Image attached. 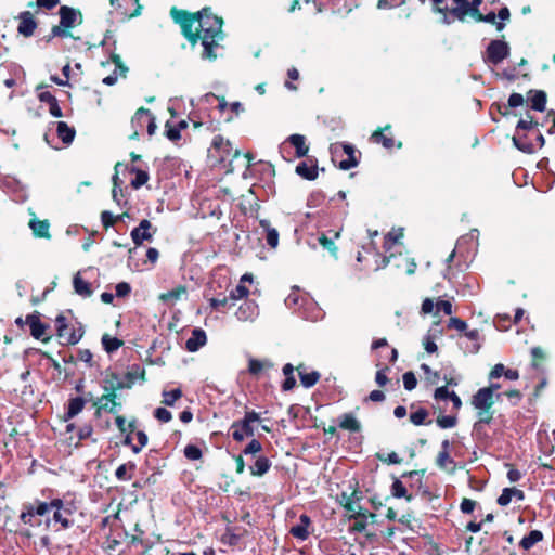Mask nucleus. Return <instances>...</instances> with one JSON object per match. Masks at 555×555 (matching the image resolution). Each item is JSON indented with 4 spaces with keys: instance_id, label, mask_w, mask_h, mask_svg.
Here are the masks:
<instances>
[{
    "instance_id": "nucleus-1",
    "label": "nucleus",
    "mask_w": 555,
    "mask_h": 555,
    "mask_svg": "<svg viewBox=\"0 0 555 555\" xmlns=\"http://www.w3.org/2000/svg\"><path fill=\"white\" fill-rule=\"evenodd\" d=\"M170 14L175 22L181 26L182 34L192 46L201 40L203 47L202 59L215 61L218 57V50L221 48L220 42L224 38L222 18L214 15L207 8L197 14H189L173 8Z\"/></svg>"
},
{
    "instance_id": "nucleus-2",
    "label": "nucleus",
    "mask_w": 555,
    "mask_h": 555,
    "mask_svg": "<svg viewBox=\"0 0 555 555\" xmlns=\"http://www.w3.org/2000/svg\"><path fill=\"white\" fill-rule=\"evenodd\" d=\"M48 506L49 512L53 511L54 522L61 524L64 529L73 525L74 521L72 517L77 509L73 501L55 499L48 503Z\"/></svg>"
},
{
    "instance_id": "nucleus-3",
    "label": "nucleus",
    "mask_w": 555,
    "mask_h": 555,
    "mask_svg": "<svg viewBox=\"0 0 555 555\" xmlns=\"http://www.w3.org/2000/svg\"><path fill=\"white\" fill-rule=\"evenodd\" d=\"M260 421V416L255 411L245 413L243 420L235 421L231 425L232 437L235 441H243L245 437L254 436V424Z\"/></svg>"
},
{
    "instance_id": "nucleus-4",
    "label": "nucleus",
    "mask_w": 555,
    "mask_h": 555,
    "mask_svg": "<svg viewBox=\"0 0 555 555\" xmlns=\"http://www.w3.org/2000/svg\"><path fill=\"white\" fill-rule=\"evenodd\" d=\"M403 229L392 230L385 236L384 248L385 251L389 254V256H385L382 258V263L377 264V268H384L389 262L390 258L395 256V253L402 254L403 245Z\"/></svg>"
},
{
    "instance_id": "nucleus-5",
    "label": "nucleus",
    "mask_w": 555,
    "mask_h": 555,
    "mask_svg": "<svg viewBox=\"0 0 555 555\" xmlns=\"http://www.w3.org/2000/svg\"><path fill=\"white\" fill-rule=\"evenodd\" d=\"M333 160L344 152L347 155L346 159L339 162V168L343 170H349L358 165V160L354 156V149L350 144L334 143L330 147Z\"/></svg>"
},
{
    "instance_id": "nucleus-6",
    "label": "nucleus",
    "mask_w": 555,
    "mask_h": 555,
    "mask_svg": "<svg viewBox=\"0 0 555 555\" xmlns=\"http://www.w3.org/2000/svg\"><path fill=\"white\" fill-rule=\"evenodd\" d=\"M67 321H66V318L62 314L57 315L56 319H55V326H56V332H57V336L64 340L65 344H68V345H75L77 344L82 335H83V331L81 328V326L77 327V330H73L72 333H67Z\"/></svg>"
},
{
    "instance_id": "nucleus-7",
    "label": "nucleus",
    "mask_w": 555,
    "mask_h": 555,
    "mask_svg": "<svg viewBox=\"0 0 555 555\" xmlns=\"http://www.w3.org/2000/svg\"><path fill=\"white\" fill-rule=\"evenodd\" d=\"M508 53L509 47L505 41L493 40L488 46L486 61L496 65L506 59Z\"/></svg>"
},
{
    "instance_id": "nucleus-8",
    "label": "nucleus",
    "mask_w": 555,
    "mask_h": 555,
    "mask_svg": "<svg viewBox=\"0 0 555 555\" xmlns=\"http://www.w3.org/2000/svg\"><path fill=\"white\" fill-rule=\"evenodd\" d=\"M49 513V506L46 502H40L36 506L25 505L21 513V520L29 526H39L40 521L35 520V516H44Z\"/></svg>"
},
{
    "instance_id": "nucleus-9",
    "label": "nucleus",
    "mask_w": 555,
    "mask_h": 555,
    "mask_svg": "<svg viewBox=\"0 0 555 555\" xmlns=\"http://www.w3.org/2000/svg\"><path fill=\"white\" fill-rule=\"evenodd\" d=\"M448 14L449 17L452 18V23L455 20L464 22L467 16L473 17L469 0H451Z\"/></svg>"
},
{
    "instance_id": "nucleus-10",
    "label": "nucleus",
    "mask_w": 555,
    "mask_h": 555,
    "mask_svg": "<svg viewBox=\"0 0 555 555\" xmlns=\"http://www.w3.org/2000/svg\"><path fill=\"white\" fill-rule=\"evenodd\" d=\"M472 404L475 409L485 411L488 413V411L491 409V406L494 404L493 400V389L492 388H481L479 389L476 395L473 397Z\"/></svg>"
},
{
    "instance_id": "nucleus-11",
    "label": "nucleus",
    "mask_w": 555,
    "mask_h": 555,
    "mask_svg": "<svg viewBox=\"0 0 555 555\" xmlns=\"http://www.w3.org/2000/svg\"><path fill=\"white\" fill-rule=\"evenodd\" d=\"M338 502L349 513V518H356L359 516H363L365 518V515L362 513V507L359 504V499L356 498L354 493L348 494L343 492L339 495Z\"/></svg>"
},
{
    "instance_id": "nucleus-12",
    "label": "nucleus",
    "mask_w": 555,
    "mask_h": 555,
    "mask_svg": "<svg viewBox=\"0 0 555 555\" xmlns=\"http://www.w3.org/2000/svg\"><path fill=\"white\" fill-rule=\"evenodd\" d=\"M241 322H254L259 317V307L254 300H245L235 312Z\"/></svg>"
},
{
    "instance_id": "nucleus-13",
    "label": "nucleus",
    "mask_w": 555,
    "mask_h": 555,
    "mask_svg": "<svg viewBox=\"0 0 555 555\" xmlns=\"http://www.w3.org/2000/svg\"><path fill=\"white\" fill-rule=\"evenodd\" d=\"M209 152L212 156H216L221 162H224L231 156L232 146L229 140H225L222 137L217 135L212 140Z\"/></svg>"
},
{
    "instance_id": "nucleus-14",
    "label": "nucleus",
    "mask_w": 555,
    "mask_h": 555,
    "mask_svg": "<svg viewBox=\"0 0 555 555\" xmlns=\"http://www.w3.org/2000/svg\"><path fill=\"white\" fill-rule=\"evenodd\" d=\"M25 323L30 328V334L36 339H41L42 341H49L50 337L46 336V332L48 330V325L42 323L39 319L38 314H29L25 319Z\"/></svg>"
},
{
    "instance_id": "nucleus-15",
    "label": "nucleus",
    "mask_w": 555,
    "mask_h": 555,
    "mask_svg": "<svg viewBox=\"0 0 555 555\" xmlns=\"http://www.w3.org/2000/svg\"><path fill=\"white\" fill-rule=\"evenodd\" d=\"M188 297V288L186 286L184 285H178L176 286L175 288L166 292V293H162L159 296H158V299L164 302L165 305L169 306V307H172L175 306L177 302L183 300V299H186Z\"/></svg>"
},
{
    "instance_id": "nucleus-16",
    "label": "nucleus",
    "mask_w": 555,
    "mask_h": 555,
    "mask_svg": "<svg viewBox=\"0 0 555 555\" xmlns=\"http://www.w3.org/2000/svg\"><path fill=\"white\" fill-rule=\"evenodd\" d=\"M340 236V231H328V232H322L318 235L317 241L318 243L326 249L333 257H337V247L335 245V240H337Z\"/></svg>"
},
{
    "instance_id": "nucleus-17",
    "label": "nucleus",
    "mask_w": 555,
    "mask_h": 555,
    "mask_svg": "<svg viewBox=\"0 0 555 555\" xmlns=\"http://www.w3.org/2000/svg\"><path fill=\"white\" fill-rule=\"evenodd\" d=\"M152 223L144 219L140 222L139 227L131 231V238L135 245H141L144 241H151L153 233L151 232Z\"/></svg>"
},
{
    "instance_id": "nucleus-18",
    "label": "nucleus",
    "mask_w": 555,
    "mask_h": 555,
    "mask_svg": "<svg viewBox=\"0 0 555 555\" xmlns=\"http://www.w3.org/2000/svg\"><path fill=\"white\" fill-rule=\"evenodd\" d=\"M112 63L115 65L114 73L103 78V83L113 86L117 82L119 77H126L128 68L122 64L118 54H112Z\"/></svg>"
},
{
    "instance_id": "nucleus-19",
    "label": "nucleus",
    "mask_w": 555,
    "mask_h": 555,
    "mask_svg": "<svg viewBox=\"0 0 555 555\" xmlns=\"http://www.w3.org/2000/svg\"><path fill=\"white\" fill-rule=\"evenodd\" d=\"M207 343V335L204 330L196 327L192 331L191 336L185 341V348L190 352H195Z\"/></svg>"
},
{
    "instance_id": "nucleus-20",
    "label": "nucleus",
    "mask_w": 555,
    "mask_h": 555,
    "mask_svg": "<svg viewBox=\"0 0 555 555\" xmlns=\"http://www.w3.org/2000/svg\"><path fill=\"white\" fill-rule=\"evenodd\" d=\"M60 23L64 28H72L76 24L81 23V14L68 7H61L60 9Z\"/></svg>"
},
{
    "instance_id": "nucleus-21",
    "label": "nucleus",
    "mask_w": 555,
    "mask_h": 555,
    "mask_svg": "<svg viewBox=\"0 0 555 555\" xmlns=\"http://www.w3.org/2000/svg\"><path fill=\"white\" fill-rule=\"evenodd\" d=\"M259 224L262 229V236L264 237L268 246L271 249H276L279 246V232L275 228H273L269 220L261 219Z\"/></svg>"
},
{
    "instance_id": "nucleus-22",
    "label": "nucleus",
    "mask_w": 555,
    "mask_h": 555,
    "mask_svg": "<svg viewBox=\"0 0 555 555\" xmlns=\"http://www.w3.org/2000/svg\"><path fill=\"white\" fill-rule=\"evenodd\" d=\"M116 398L117 396L114 391L100 397L95 402L98 413H100L101 411L116 413L120 406V403L116 401Z\"/></svg>"
},
{
    "instance_id": "nucleus-23",
    "label": "nucleus",
    "mask_w": 555,
    "mask_h": 555,
    "mask_svg": "<svg viewBox=\"0 0 555 555\" xmlns=\"http://www.w3.org/2000/svg\"><path fill=\"white\" fill-rule=\"evenodd\" d=\"M310 525H311L310 518L307 515L302 514L299 517V522L297 525L293 526L291 528L289 532L296 539L304 541L310 534V531H309Z\"/></svg>"
},
{
    "instance_id": "nucleus-24",
    "label": "nucleus",
    "mask_w": 555,
    "mask_h": 555,
    "mask_svg": "<svg viewBox=\"0 0 555 555\" xmlns=\"http://www.w3.org/2000/svg\"><path fill=\"white\" fill-rule=\"evenodd\" d=\"M36 29V22L30 12L26 11L20 15L18 33L23 36H31Z\"/></svg>"
},
{
    "instance_id": "nucleus-25",
    "label": "nucleus",
    "mask_w": 555,
    "mask_h": 555,
    "mask_svg": "<svg viewBox=\"0 0 555 555\" xmlns=\"http://www.w3.org/2000/svg\"><path fill=\"white\" fill-rule=\"evenodd\" d=\"M73 286L75 293L81 297L87 298L93 294L91 284L82 279L80 271L75 274L73 279Z\"/></svg>"
},
{
    "instance_id": "nucleus-26",
    "label": "nucleus",
    "mask_w": 555,
    "mask_h": 555,
    "mask_svg": "<svg viewBox=\"0 0 555 555\" xmlns=\"http://www.w3.org/2000/svg\"><path fill=\"white\" fill-rule=\"evenodd\" d=\"M524 498L525 494L521 490L517 488H505L503 489L501 495L498 498V504L501 506H507L513 501V499L522 501Z\"/></svg>"
},
{
    "instance_id": "nucleus-27",
    "label": "nucleus",
    "mask_w": 555,
    "mask_h": 555,
    "mask_svg": "<svg viewBox=\"0 0 555 555\" xmlns=\"http://www.w3.org/2000/svg\"><path fill=\"white\" fill-rule=\"evenodd\" d=\"M513 143L515 147L524 153L531 154L535 152V145L532 141L528 140L526 132H515L513 135Z\"/></svg>"
},
{
    "instance_id": "nucleus-28",
    "label": "nucleus",
    "mask_w": 555,
    "mask_h": 555,
    "mask_svg": "<svg viewBox=\"0 0 555 555\" xmlns=\"http://www.w3.org/2000/svg\"><path fill=\"white\" fill-rule=\"evenodd\" d=\"M285 143H289L296 150V157L300 158L308 154L309 146L306 144V138L301 134L289 135Z\"/></svg>"
},
{
    "instance_id": "nucleus-29",
    "label": "nucleus",
    "mask_w": 555,
    "mask_h": 555,
    "mask_svg": "<svg viewBox=\"0 0 555 555\" xmlns=\"http://www.w3.org/2000/svg\"><path fill=\"white\" fill-rule=\"evenodd\" d=\"M29 228L31 229L36 237L50 238V223L48 220H38L36 218H33L29 221Z\"/></svg>"
},
{
    "instance_id": "nucleus-30",
    "label": "nucleus",
    "mask_w": 555,
    "mask_h": 555,
    "mask_svg": "<svg viewBox=\"0 0 555 555\" xmlns=\"http://www.w3.org/2000/svg\"><path fill=\"white\" fill-rule=\"evenodd\" d=\"M300 383L304 387L310 388L314 386L320 379V374L317 371L307 372L306 367L300 364L297 366Z\"/></svg>"
},
{
    "instance_id": "nucleus-31",
    "label": "nucleus",
    "mask_w": 555,
    "mask_h": 555,
    "mask_svg": "<svg viewBox=\"0 0 555 555\" xmlns=\"http://www.w3.org/2000/svg\"><path fill=\"white\" fill-rule=\"evenodd\" d=\"M296 173L304 179L314 180L318 177V167L312 162H301L296 167Z\"/></svg>"
},
{
    "instance_id": "nucleus-32",
    "label": "nucleus",
    "mask_w": 555,
    "mask_h": 555,
    "mask_svg": "<svg viewBox=\"0 0 555 555\" xmlns=\"http://www.w3.org/2000/svg\"><path fill=\"white\" fill-rule=\"evenodd\" d=\"M149 109H145L143 107L139 108L134 116L131 119V127L133 129L132 134L130 135L131 139H137L140 134V132L143 130L144 127H146V122L143 121V115H147Z\"/></svg>"
},
{
    "instance_id": "nucleus-33",
    "label": "nucleus",
    "mask_w": 555,
    "mask_h": 555,
    "mask_svg": "<svg viewBox=\"0 0 555 555\" xmlns=\"http://www.w3.org/2000/svg\"><path fill=\"white\" fill-rule=\"evenodd\" d=\"M449 449H450V441L443 440L441 443V451L439 452L438 457H437V465L440 468L447 469V468H449V466H451L453 464V460L450 456Z\"/></svg>"
},
{
    "instance_id": "nucleus-34",
    "label": "nucleus",
    "mask_w": 555,
    "mask_h": 555,
    "mask_svg": "<svg viewBox=\"0 0 555 555\" xmlns=\"http://www.w3.org/2000/svg\"><path fill=\"white\" fill-rule=\"evenodd\" d=\"M85 404H86L85 399H82L80 397L72 398L68 401L67 411L65 414V421H68L70 418L75 417L76 415H78L83 410Z\"/></svg>"
},
{
    "instance_id": "nucleus-35",
    "label": "nucleus",
    "mask_w": 555,
    "mask_h": 555,
    "mask_svg": "<svg viewBox=\"0 0 555 555\" xmlns=\"http://www.w3.org/2000/svg\"><path fill=\"white\" fill-rule=\"evenodd\" d=\"M338 426L345 430L357 433L361 425L352 414H343L338 418Z\"/></svg>"
},
{
    "instance_id": "nucleus-36",
    "label": "nucleus",
    "mask_w": 555,
    "mask_h": 555,
    "mask_svg": "<svg viewBox=\"0 0 555 555\" xmlns=\"http://www.w3.org/2000/svg\"><path fill=\"white\" fill-rule=\"evenodd\" d=\"M59 138L65 143L69 144L73 142L75 138V129L69 127L64 121H59L56 127Z\"/></svg>"
},
{
    "instance_id": "nucleus-37",
    "label": "nucleus",
    "mask_w": 555,
    "mask_h": 555,
    "mask_svg": "<svg viewBox=\"0 0 555 555\" xmlns=\"http://www.w3.org/2000/svg\"><path fill=\"white\" fill-rule=\"evenodd\" d=\"M270 467L271 462L264 456H259L255 461L254 465L250 466V473L253 476H262L270 469Z\"/></svg>"
},
{
    "instance_id": "nucleus-38",
    "label": "nucleus",
    "mask_w": 555,
    "mask_h": 555,
    "mask_svg": "<svg viewBox=\"0 0 555 555\" xmlns=\"http://www.w3.org/2000/svg\"><path fill=\"white\" fill-rule=\"evenodd\" d=\"M272 367V363L269 360H257L250 359L248 362V371L253 375H258L261 372Z\"/></svg>"
},
{
    "instance_id": "nucleus-39",
    "label": "nucleus",
    "mask_w": 555,
    "mask_h": 555,
    "mask_svg": "<svg viewBox=\"0 0 555 555\" xmlns=\"http://www.w3.org/2000/svg\"><path fill=\"white\" fill-rule=\"evenodd\" d=\"M134 468L135 465L131 462L121 464L120 466L117 467L115 476L118 480L128 481L132 478V473Z\"/></svg>"
},
{
    "instance_id": "nucleus-40",
    "label": "nucleus",
    "mask_w": 555,
    "mask_h": 555,
    "mask_svg": "<svg viewBox=\"0 0 555 555\" xmlns=\"http://www.w3.org/2000/svg\"><path fill=\"white\" fill-rule=\"evenodd\" d=\"M529 102H530L531 108L542 112L545 109L546 95L542 91H537L529 98Z\"/></svg>"
},
{
    "instance_id": "nucleus-41",
    "label": "nucleus",
    "mask_w": 555,
    "mask_h": 555,
    "mask_svg": "<svg viewBox=\"0 0 555 555\" xmlns=\"http://www.w3.org/2000/svg\"><path fill=\"white\" fill-rule=\"evenodd\" d=\"M434 10L440 14H442V23L444 24H451L452 18L449 17L448 11L449 5L447 3V0H431Z\"/></svg>"
},
{
    "instance_id": "nucleus-42",
    "label": "nucleus",
    "mask_w": 555,
    "mask_h": 555,
    "mask_svg": "<svg viewBox=\"0 0 555 555\" xmlns=\"http://www.w3.org/2000/svg\"><path fill=\"white\" fill-rule=\"evenodd\" d=\"M543 535L540 531L533 530L528 535L524 537L520 541V545L525 550L531 548L534 544L542 540Z\"/></svg>"
},
{
    "instance_id": "nucleus-43",
    "label": "nucleus",
    "mask_w": 555,
    "mask_h": 555,
    "mask_svg": "<svg viewBox=\"0 0 555 555\" xmlns=\"http://www.w3.org/2000/svg\"><path fill=\"white\" fill-rule=\"evenodd\" d=\"M162 402L167 406H172L177 400L182 397V391L180 388H176L172 390H164Z\"/></svg>"
},
{
    "instance_id": "nucleus-44",
    "label": "nucleus",
    "mask_w": 555,
    "mask_h": 555,
    "mask_svg": "<svg viewBox=\"0 0 555 555\" xmlns=\"http://www.w3.org/2000/svg\"><path fill=\"white\" fill-rule=\"evenodd\" d=\"M371 139L378 144H382L385 149H392L395 146V140L386 135L383 131H375Z\"/></svg>"
},
{
    "instance_id": "nucleus-45",
    "label": "nucleus",
    "mask_w": 555,
    "mask_h": 555,
    "mask_svg": "<svg viewBox=\"0 0 555 555\" xmlns=\"http://www.w3.org/2000/svg\"><path fill=\"white\" fill-rule=\"evenodd\" d=\"M249 294V289L243 283H238L229 294V298L233 301L241 300L247 297Z\"/></svg>"
},
{
    "instance_id": "nucleus-46",
    "label": "nucleus",
    "mask_w": 555,
    "mask_h": 555,
    "mask_svg": "<svg viewBox=\"0 0 555 555\" xmlns=\"http://www.w3.org/2000/svg\"><path fill=\"white\" fill-rule=\"evenodd\" d=\"M474 20L478 22H486L494 24L498 30H502L505 26L504 23L496 21V15L493 12H490L486 15H482L480 12L477 14V16H473Z\"/></svg>"
},
{
    "instance_id": "nucleus-47",
    "label": "nucleus",
    "mask_w": 555,
    "mask_h": 555,
    "mask_svg": "<svg viewBox=\"0 0 555 555\" xmlns=\"http://www.w3.org/2000/svg\"><path fill=\"white\" fill-rule=\"evenodd\" d=\"M102 344L107 352H114L122 345V341L116 337L103 335Z\"/></svg>"
},
{
    "instance_id": "nucleus-48",
    "label": "nucleus",
    "mask_w": 555,
    "mask_h": 555,
    "mask_svg": "<svg viewBox=\"0 0 555 555\" xmlns=\"http://www.w3.org/2000/svg\"><path fill=\"white\" fill-rule=\"evenodd\" d=\"M537 122H534L532 120L531 117H527L525 119H520L516 126V131L515 132H528V131H531L533 130L535 127H537Z\"/></svg>"
},
{
    "instance_id": "nucleus-49",
    "label": "nucleus",
    "mask_w": 555,
    "mask_h": 555,
    "mask_svg": "<svg viewBox=\"0 0 555 555\" xmlns=\"http://www.w3.org/2000/svg\"><path fill=\"white\" fill-rule=\"evenodd\" d=\"M133 172H135V179L132 180L131 185L134 189H139L140 186L144 185L149 180V173L146 171L140 170V169H131Z\"/></svg>"
},
{
    "instance_id": "nucleus-50",
    "label": "nucleus",
    "mask_w": 555,
    "mask_h": 555,
    "mask_svg": "<svg viewBox=\"0 0 555 555\" xmlns=\"http://www.w3.org/2000/svg\"><path fill=\"white\" fill-rule=\"evenodd\" d=\"M392 495L396 498H406L409 501L411 500V496L406 494V488L400 480H395L391 487Z\"/></svg>"
},
{
    "instance_id": "nucleus-51",
    "label": "nucleus",
    "mask_w": 555,
    "mask_h": 555,
    "mask_svg": "<svg viewBox=\"0 0 555 555\" xmlns=\"http://www.w3.org/2000/svg\"><path fill=\"white\" fill-rule=\"evenodd\" d=\"M184 455L189 460L196 461L202 457V451L198 447L194 444H188L184 448Z\"/></svg>"
},
{
    "instance_id": "nucleus-52",
    "label": "nucleus",
    "mask_w": 555,
    "mask_h": 555,
    "mask_svg": "<svg viewBox=\"0 0 555 555\" xmlns=\"http://www.w3.org/2000/svg\"><path fill=\"white\" fill-rule=\"evenodd\" d=\"M14 184H15V186L13 189V193H14L15 199L18 202L26 201L28 197L26 186L18 181H15Z\"/></svg>"
},
{
    "instance_id": "nucleus-53",
    "label": "nucleus",
    "mask_w": 555,
    "mask_h": 555,
    "mask_svg": "<svg viewBox=\"0 0 555 555\" xmlns=\"http://www.w3.org/2000/svg\"><path fill=\"white\" fill-rule=\"evenodd\" d=\"M405 0H378L376 7L378 10H390L403 4Z\"/></svg>"
},
{
    "instance_id": "nucleus-54",
    "label": "nucleus",
    "mask_w": 555,
    "mask_h": 555,
    "mask_svg": "<svg viewBox=\"0 0 555 555\" xmlns=\"http://www.w3.org/2000/svg\"><path fill=\"white\" fill-rule=\"evenodd\" d=\"M428 413L427 411L423 410V409H420L413 413H411L410 415V421L416 425V426H420L422 424H424L426 417H427Z\"/></svg>"
},
{
    "instance_id": "nucleus-55",
    "label": "nucleus",
    "mask_w": 555,
    "mask_h": 555,
    "mask_svg": "<svg viewBox=\"0 0 555 555\" xmlns=\"http://www.w3.org/2000/svg\"><path fill=\"white\" fill-rule=\"evenodd\" d=\"M377 457L378 460H380L382 462H385L387 464H399L401 463V459L400 456L396 453V452H390V453H377Z\"/></svg>"
},
{
    "instance_id": "nucleus-56",
    "label": "nucleus",
    "mask_w": 555,
    "mask_h": 555,
    "mask_svg": "<svg viewBox=\"0 0 555 555\" xmlns=\"http://www.w3.org/2000/svg\"><path fill=\"white\" fill-rule=\"evenodd\" d=\"M403 386L406 390H413L416 387L417 380L412 372H406L402 376Z\"/></svg>"
},
{
    "instance_id": "nucleus-57",
    "label": "nucleus",
    "mask_w": 555,
    "mask_h": 555,
    "mask_svg": "<svg viewBox=\"0 0 555 555\" xmlns=\"http://www.w3.org/2000/svg\"><path fill=\"white\" fill-rule=\"evenodd\" d=\"M135 438L138 440V444L132 447V451L138 453L147 444V436L144 431L139 430L135 433Z\"/></svg>"
},
{
    "instance_id": "nucleus-58",
    "label": "nucleus",
    "mask_w": 555,
    "mask_h": 555,
    "mask_svg": "<svg viewBox=\"0 0 555 555\" xmlns=\"http://www.w3.org/2000/svg\"><path fill=\"white\" fill-rule=\"evenodd\" d=\"M437 424L441 428H452L456 424V417L451 415H443L437 418Z\"/></svg>"
},
{
    "instance_id": "nucleus-59",
    "label": "nucleus",
    "mask_w": 555,
    "mask_h": 555,
    "mask_svg": "<svg viewBox=\"0 0 555 555\" xmlns=\"http://www.w3.org/2000/svg\"><path fill=\"white\" fill-rule=\"evenodd\" d=\"M143 121L146 122V131L149 135H153L156 131L157 126L155 122V118L150 111L147 115H143Z\"/></svg>"
},
{
    "instance_id": "nucleus-60",
    "label": "nucleus",
    "mask_w": 555,
    "mask_h": 555,
    "mask_svg": "<svg viewBox=\"0 0 555 555\" xmlns=\"http://www.w3.org/2000/svg\"><path fill=\"white\" fill-rule=\"evenodd\" d=\"M204 100L207 102V103H210V100H217L218 101V108L220 112H223L225 111V108L228 106H230L228 104V102L225 101L224 98H219L217 95H215L214 93H207L205 96H204Z\"/></svg>"
},
{
    "instance_id": "nucleus-61",
    "label": "nucleus",
    "mask_w": 555,
    "mask_h": 555,
    "mask_svg": "<svg viewBox=\"0 0 555 555\" xmlns=\"http://www.w3.org/2000/svg\"><path fill=\"white\" fill-rule=\"evenodd\" d=\"M154 416L163 423H167L172 418L171 413L165 408H157L154 411Z\"/></svg>"
},
{
    "instance_id": "nucleus-62",
    "label": "nucleus",
    "mask_w": 555,
    "mask_h": 555,
    "mask_svg": "<svg viewBox=\"0 0 555 555\" xmlns=\"http://www.w3.org/2000/svg\"><path fill=\"white\" fill-rule=\"evenodd\" d=\"M166 137L170 141H177L180 139V129L176 126H171L169 122L166 124Z\"/></svg>"
},
{
    "instance_id": "nucleus-63",
    "label": "nucleus",
    "mask_w": 555,
    "mask_h": 555,
    "mask_svg": "<svg viewBox=\"0 0 555 555\" xmlns=\"http://www.w3.org/2000/svg\"><path fill=\"white\" fill-rule=\"evenodd\" d=\"M262 449V446L261 443L256 440V439H253L248 444L247 447L244 449V454H256L258 452H260Z\"/></svg>"
},
{
    "instance_id": "nucleus-64",
    "label": "nucleus",
    "mask_w": 555,
    "mask_h": 555,
    "mask_svg": "<svg viewBox=\"0 0 555 555\" xmlns=\"http://www.w3.org/2000/svg\"><path fill=\"white\" fill-rule=\"evenodd\" d=\"M436 311H443L447 315H451L452 310V304L449 300H439L436 304Z\"/></svg>"
}]
</instances>
